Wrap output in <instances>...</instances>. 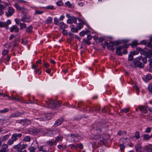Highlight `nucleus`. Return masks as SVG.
<instances>
[{"mask_svg": "<svg viewBox=\"0 0 152 152\" xmlns=\"http://www.w3.org/2000/svg\"><path fill=\"white\" fill-rule=\"evenodd\" d=\"M46 106L50 108H54L56 107L57 105L60 104L58 101L53 100L51 99H49L48 101H46Z\"/></svg>", "mask_w": 152, "mask_h": 152, "instance_id": "1", "label": "nucleus"}, {"mask_svg": "<svg viewBox=\"0 0 152 152\" xmlns=\"http://www.w3.org/2000/svg\"><path fill=\"white\" fill-rule=\"evenodd\" d=\"M139 49L141 53L145 56L146 58H150L152 56V49L148 50V49L145 48L143 49L139 48Z\"/></svg>", "mask_w": 152, "mask_h": 152, "instance_id": "2", "label": "nucleus"}, {"mask_svg": "<svg viewBox=\"0 0 152 152\" xmlns=\"http://www.w3.org/2000/svg\"><path fill=\"white\" fill-rule=\"evenodd\" d=\"M109 137V136L107 135L103 134L101 135L97 134L95 136V138L99 141L104 142L105 140H108Z\"/></svg>", "mask_w": 152, "mask_h": 152, "instance_id": "3", "label": "nucleus"}, {"mask_svg": "<svg viewBox=\"0 0 152 152\" xmlns=\"http://www.w3.org/2000/svg\"><path fill=\"white\" fill-rule=\"evenodd\" d=\"M141 57L139 56L134 59V62L136 66L141 68L144 67V65L140 61L141 59Z\"/></svg>", "mask_w": 152, "mask_h": 152, "instance_id": "4", "label": "nucleus"}, {"mask_svg": "<svg viewBox=\"0 0 152 152\" xmlns=\"http://www.w3.org/2000/svg\"><path fill=\"white\" fill-rule=\"evenodd\" d=\"M11 23L10 20H8L6 22H4L0 21V28H5L8 29L9 28L8 26Z\"/></svg>", "mask_w": 152, "mask_h": 152, "instance_id": "5", "label": "nucleus"}, {"mask_svg": "<svg viewBox=\"0 0 152 152\" xmlns=\"http://www.w3.org/2000/svg\"><path fill=\"white\" fill-rule=\"evenodd\" d=\"M127 45H122L119 46V47H117L116 48V53L118 54L119 56H121L122 54V52L121 50H123V48H127Z\"/></svg>", "mask_w": 152, "mask_h": 152, "instance_id": "6", "label": "nucleus"}, {"mask_svg": "<svg viewBox=\"0 0 152 152\" xmlns=\"http://www.w3.org/2000/svg\"><path fill=\"white\" fill-rule=\"evenodd\" d=\"M105 45H107V48L108 49L113 50L114 48L113 47L115 45V44L112 42H110L109 43L107 42H105Z\"/></svg>", "mask_w": 152, "mask_h": 152, "instance_id": "7", "label": "nucleus"}, {"mask_svg": "<svg viewBox=\"0 0 152 152\" xmlns=\"http://www.w3.org/2000/svg\"><path fill=\"white\" fill-rule=\"evenodd\" d=\"M22 137V134L21 133L16 134L15 133L13 134L11 137V139H12L13 141H15L17 140L18 138H20Z\"/></svg>", "mask_w": 152, "mask_h": 152, "instance_id": "8", "label": "nucleus"}, {"mask_svg": "<svg viewBox=\"0 0 152 152\" xmlns=\"http://www.w3.org/2000/svg\"><path fill=\"white\" fill-rule=\"evenodd\" d=\"M135 148L137 152H143L144 150V148L142 147L140 144H138L136 145Z\"/></svg>", "mask_w": 152, "mask_h": 152, "instance_id": "9", "label": "nucleus"}, {"mask_svg": "<svg viewBox=\"0 0 152 152\" xmlns=\"http://www.w3.org/2000/svg\"><path fill=\"white\" fill-rule=\"evenodd\" d=\"M52 116V115L51 113H49L46 115H43L42 117H40V118L42 119L43 121H45V120L50 119Z\"/></svg>", "mask_w": 152, "mask_h": 152, "instance_id": "10", "label": "nucleus"}, {"mask_svg": "<svg viewBox=\"0 0 152 152\" xmlns=\"http://www.w3.org/2000/svg\"><path fill=\"white\" fill-rule=\"evenodd\" d=\"M14 12L13 9L9 7L8 11L6 13V15L7 17L11 16L14 13Z\"/></svg>", "mask_w": 152, "mask_h": 152, "instance_id": "11", "label": "nucleus"}, {"mask_svg": "<svg viewBox=\"0 0 152 152\" xmlns=\"http://www.w3.org/2000/svg\"><path fill=\"white\" fill-rule=\"evenodd\" d=\"M19 123L23 126H26L30 124V121L27 119H24L21 120Z\"/></svg>", "mask_w": 152, "mask_h": 152, "instance_id": "12", "label": "nucleus"}, {"mask_svg": "<svg viewBox=\"0 0 152 152\" xmlns=\"http://www.w3.org/2000/svg\"><path fill=\"white\" fill-rule=\"evenodd\" d=\"M139 108L140 111L144 113H146L147 112L148 108L145 106H139ZM149 109V108H148Z\"/></svg>", "mask_w": 152, "mask_h": 152, "instance_id": "13", "label": "nucleus"}, {"mask_svg": "<svg viewBox=\"0 0 152 152\" xmlns=\"http://www.w3.org/2000/svg\"><path fill=\"white\" fill-rule=\"evenodd\" d=\"M10 31L11 32L15 31L16 33L18 32L19 31V28L17 26L15 25L12 26L10 29Z\"/></svg>", "mask_w": 152, "mask_h": 152, "instance_id": "14", "label": "nucleus"}, {"mask_svg": "<svg viewBox=\"0 0 152 152\" xmlns=\"http://www.w3.org/2000/svg\"><path fill=\"white\" fill-rule=\"evenodd\" d=\"M9 137L10 136L9 134H7L3 137H0V146L2 144V142L6 139H8Z\"/></svg>", "mask_w": 152, "mask_h": 152, "instance_id": "15", "label": "nucleus"}, {"mask_svg": "<svg viewBox=\"0 0 152 152\" xmlns=\"http://www.w3.org/2000/svg\"><path fill=\"white\" fill-rule=\"evenodd\" d=\"M64 121V119L61 118L58 119L55 123L54 125L55 126H57L58 125H59L61 124Z\"/></svg>", "mask_w": 152, "mask_h": 152, "instance_id": "16", "label": "nucleus"}, {"mask_svg": "<svg viewBox=\"0 0 152 152\" xmlns=\"http://www.w3.org/2000/svg\"><path fill=\"white\" fill-rule=\"evenodd\" d=\"M63 139V137L61 135H59L56 138V140L54 142V145H56L57 142L61 141Z\"/></svg>", "mask_w": 152, "mask_h": 152, "instance_id": "17", "label": "nucleus"}, {"mask_svg": "<svg viewBox=\"0 0 152 152\" xmlns=\"http://www.w3.org/2000/svg\"><path fill=\"white\" fill-rule=\"evenodd\" d=\"M143 140H149L151 138H152L151 137V135H149L147 134H145L143 136Z\"/></svg>", "mask_w": 152, "mask_h": 152, "instance_id": "18", "label": "nucleus"}, {"mask_svg": "<svg viewBox=\"0 0 152 152\" xmlns=\"http://www.w3.org/2000/svg\"><path fill=\"white\" fill-rule=\"evenodd\" d=\"M21 113L18 112H17L12 114L10 116V117H16L19 116L21 115Z\"/></svg>", "mask_w": 152, "mask_h": 152, "instance_id": "19", "label": "nucleus"}, {"mask_svg": "<svg viewBox=\"0 0 152 152\" xmlns=\"http://www.w3.org/2000/svg\"><path fill=\"white\" fill-rule=\"evenodd\" d=\"M21 145L20 144H18L17 145L14 146L13 148L14 149H16L17 151L19 152L20 151L21 149L20 148Z\"/></svg>", "mask_w": 152, "mask_h": 152, "instance_id": "20", "label": "nucleus"}, {"mask_svg": "<svg viewBox=\"0 0 152 152\" xmlns=\"http://www.w3.org/2000/svg\"><path fill=\"white\" fill-rule=\"evenodd\" d=\"M5 9V6L0 4V15L3 14L4 12L3 10Z\"/></svg>", "mask_w": 152, "mask_h": 152, "instance_id": "21", "label": "nucleus"}, {"mask_svg": "<svg viewBox=\"0 0 152 152\" xmlns=\"http://www.w3.org/2000/svg\"><path fill=\"white\" fill-rule=\"evenodd\" d=\"M20 11L24 17H26L27 13V10L24 8L22 7Z\"/></svg>", "mask_w": 152, "mask_h": 152, "instance_id": "22", "label": "nucleus"}, {"mask_svg": "<svg viewBox=\"0 0 152 152\" xmlns=\"http://www.w3.org/2000/svg\"><path fill=\"white\" fill-rule=\"evenodd\" d=\"M60 28L64 29L67 27V26L63 22H62L60 23Z\"/></svg>", "mask_w": 152, "mask_h": 152, "instance_id": "23", "label": "nucleus"}, {"mask_svg": "<svg viewBox=\"0 0 152 152\" xmlns=\"http://www.w3.org/2000/svg\"><path fill=\"white\" fill-rule=\"evenodd\" d=\"M70 136L72 137L75 141H77L78 140V137L77 136H75L73 134H70Z\"/></svg>", "mask_w": 152, "mask_h": 152, "instance_id": "24", "label": "nucleus"}, {"mask_svg": "<svg viewBox=\"0 0 152 152\" xmlns=\"http://www.w3.org/2000/svg\"><path fill=\"white\" fill-rule=\"evenodd\" d=\"M140 44L142 45H145L147 44V45L149 47H150V45H151V44H150V42L149 43V44H148L146 40H145L142 41Z\"/></svg>", "mask_w": 152, "mask_h": 152, "instance_id": "25", "label": "nucleus"}, {"mask_svg": "<svg viewBox=\"0 0 152 152\" xmlns=\"http://www.w3.org/2000/svg\"><path fill=\"white\" fill-rule=\"evenodd\" d=\"M92 30V29L89 28L88 25L86 24V34H88V33L91 32Z\"/></svg>", "mask_w": 152, "mask_h": 152, "instance_id": "26", "label": "nucleus"}, {"mask_svg": "<svg viewBox=\"0 0 152 152\" xmlns=\"http://www.w3.org/2000/svg\"><path fill=\"white\" fill-rule=\"evenodd\" d=\"M147 152H152V145H150L146 149Z\"/></svg>", "mask_w": 152, "mask_h": 152, "instance_id": "27", "label": "nucleus"}, {"mask_svg": "<svg viewBox=\"0 0 152 152\" xmlns=\"http://www.w3.org/2000/svg\"><path fill=\"white\" fill-rule=\"evenodd\" d=\"M129 109L128 108H125L124 109L121 110V113H127L129 111Z\"/></svg>", "mask_w": 152, "mask_h": 152, "instance_id": "28", "label": "nucleus"}, {"mask_svg": "<svg viewBox=\"0 0 152 152\" xmlns=\"http://www.w3.org/2000/svg\"><path fill=\"white\" fill-rule=\"evenodd\" d=\"M83 27V24L82 23H78L77 24V28L78 30H80Z\"/></svg>", "mask_w": 152, "mask_h": 152, "instance_id": "29", "label": "nucleus"}, {"mask_svg": "<svg viewBox=\"0 0 152 152\" xmlns=\"http://www.w3.org/2000/svg\"><path fill=\"white\" fill-rule=\"evenodd\" d=\"M53 20V19L51 17H49L47 20L46 22L47 23H51Z\"/></svg>", "mask_w": 152, "mask_h": 152, "instance_id": "30", "label": "nucleus"}, {"mask_svg": "<svg viewBox=\"0 0 152 152\" xmlns=\"http://www.w3.org/2000/svg\"><path fill=\"white\" fill-rule=\"evenodd\" d=\"M31 140L30 137L28 136H26L23 139V141L29 142Z\"/></svg>", "mask_w": 152, "mask_h": 152, "instance_id": "31", "label": "nucleus"}, {"mask_svg": "<svg viewBox=\"0 0 152 152\" xmlns=\"http://www.w3.org/2000/svg\"><path fill=\"white\" fill-rule=\"evenodd\" d=\"M126 132L124 131H119L117 133V134L119 136H121L123 134H126Z\"/></svg>", "mask_w": 152, "mask_h": 152, "instance_id": "32", "label": "nucleus"}, {"mask_svg": "<svg viewBox=\"0 0 152 152\" xmlns=\"http://www.w3.org/2000/svg\"><path fill=\"white\" fill-rule=\"evenodd\" d=\"M32 28L33 27L32 26H30L27 28L26 31H27L28 33H30L32 31Z\"/></svg>", "mask_w": 152, "mask_h": 152, "instance_id": "33", "label": "nucleus"}, {"mask_svg": "<svg viewBox=\"0 0 152 152\" xmlns=\"http://www.w3.org/2000/svg\"><path fill=\"white\" fill-rule=\"evenodd\" d=\"M9 111V109L7 108H4L3 110H0V113H5Z\"/></svg>", "mask_w": 152, "mask_h": 152, "instance_id": "34", "label": "nucleus"}, {"mask_svg": "<svg viewBox=\"0 0 152 152\" xmlns=\"http://www.w3.org/2000/svg\"><path fill=\"white\" fill-rule=\"evenodd\" d=\"M78 29L77 27L76 28H74L73 27L71 28V31L73 32L77 33L78 31Z\"/></svg>", "mask_w": 152, "mask_h": 152, "instance_id": "35", "label": "nucleus"}, {"mask_svg": "<svg viewBox=\"0 0 152 152\" xmlns=\"http://www.w3.org/2000/svg\"><path fill=\"white\" fill-rule=\"evenodd\" d=\"M20 29H23L24 28H26V25L24 23H20Z\"/></svg>", "mask_w": 152, "mask_h": 152, "instance_id": "36", "label": "nucleus"}, {"mask_svg": "<svg viewBox=\"0 0 152 152\" xmlns=\"http://www.w3.org/2000/svg\"><path fill=\"white\" fill-rule=\"evenodd\" d=\"M15 7H16V8L18 10H21V9H22V8H21V7L19 5V4H18L17 3H15Z\"/></svg>", "mask_w": 152, "mask_h": 152, "instance_id": "37", "label": "nucleus"}, {"mask_svg": "<svg viewBox=\"0 0 152 152\" xmlns=\"http://www.w3.org/2000/svg\"><path fill=\"white\" fill-rule=\"evenodd\" d=\"M11 99L13 100H15L16 101H20L22 100V98L21 97H18L17 98L15 97H12Z\"/></svg>", "mask_w": 152, "mask_h": 152, "instance_id": "38", "label": "nucleus"}, {"mask_svg": "<svg viewBox=\"0 0 152 152\" xmlns=\"http://www.w3.org/2000/svg\"><path fill=\"white\" fill-rule=\"evenodd\" d=\"M134 137L137 139H138L140 138V134L138 132H135Z\"/></svg>", "mask_w": 152, "mask_h": 152, "instance_id": "39", "label": "nucleus"}, {"mask_svg": "<svg viewBox=\"0 0 152 152\" xmlns=\"http://www.w3.org/2000/svg\"><path fill=\"white\" fill-rule=\"evenodd\" d=\"M151 130V128L150 127H148L146 128L145 131V132L147 133H149L150 132Z\"/></svg>", "mask_w": 152, "mask_h": 152, "instance_id": "40", "label": "nucleus"}, {"mask_svg": "<svg viewBox=\"0 0 152 152\" xmlns=\"http://www.w3.org/2000/svg\"><path fill=\"white\" fill-rule=\"evenodd\" d=\"M29 150L30 152H34L35 151L36 149L34 147H31L29 148Z\"/></svg>", "mask_w": 152, "mask_h": 152, "instance_id": "41", "label": "nucleus"}, {"mask_svg": "<svg viewBox=\"0 0 152 152\" xmlns=\"http://www.w3.org/2000/svg\"><path fill=\"white\" fill-rule=\"evenodd\" d=\"M13 140H10L7 142V144L9 145H11L14 143Z\"/></svg>", "mask_w": 152, "mask_h": 152, "instance_id": "42", "label": "nucleus"}, {"mask_svg": "<svg viewBox=\"0 0 152 152\" xmlns=\"http://www.w3.org/2000/svg\"><path fill=\"white\" fill-rule=\"evenodd\" d=\"M47 143L51 147L53 145H54V142H53L52 140H49L48 141Z\"/></svg>", "mask_w": 152, "mask_h": 152, "instance_id": "43", "label": "nucleus"}, {"mask_svg": "<svg viewBox=\"0 0 152 152\" xmlns=\"http://www.w3.org/2000/svg\"><path fill=\"white\" fill-rule=\"evenodd\" d=\"M99 109L100 107L99 105H96L94 106V110L95 111L98 112L99 111Z\"/></svg>", "mask_w": 152, "mask_h": 152, "instance_id": "44", "label": "nucleus"}, {"mask_svg": "<svg viewBox=\"0 0 152 152\" xmlns=\"http://www.w3.org/2000/svg\"><path fill=\"white\" fill-rule=\"evenodd\" d=\"M71 19L72 20V22H74L75 23H77V18L74 17L73 16L71 18Z\"/></svg>", "mask_w": 152, "mask_h": 152, "instance_id": "45", "label": "nucleus"}, {"mask_svg": "<svg viewBox=\"0 0 152 152\" xmlns=\"http://www.w3.org/2000/svg\"><path fill=\"white\" fill-rule=\"evenodd\" d=\"M54 23L56 25H58L59 24V22L58 19L57 18H54Z\"/></svg>", "mask_w": 152, "mask_h": 152, "instance_id": "46", "label": "nucleus"}, {"mask_svg": "<svg viewBox=\"0 0 152 152\" xmlns=\"http://www.w3.org/2000/svg\"><path fill=\"white\" fill-rule=\"evenodd\" d=\"M152 78V76L150 74H148L147 75L146 77V79L147 80H150Z\"/></svg>", "mask_w": 152, "mask_h": 152, "instance_id": "47", "label": "nucleus"}, {"mask_svg": "<svg viewBox=\"0 0 152 152\" xmlns=\"http://www.w3.org/2000/svg\"><path fill=\"white\" fill-rule=\"evenodd\" d=\"M2 147H3L2 149H4V150H6V149H7L8 147V145L7 144H4Z\"/></svg>", "mask_w": 152, "mask_h": 152, "instance_id": "48", "label": "nucleus"}, {"mask_svg": "<svg viewBox=\"0 0 152 152\" xmlns=\"http://www.w3.org/2000/svg\"><path fill=\"white\" fill-rule=\"evenodd\" d=\"M39 151H42L43 152L45 150L44 148V146H41L38 148Z\"/></svg>", "mask_w": 152, "mask_h": 152, "instance_id": "49", "label": "nucleus"}, {"mask_svg": "<svg viewBox=\"0 0 152 152\" xmlns=\"http://www.w3.org/2000/svg\"><path fill=\"white\" fill-rule=\"evenodd\" d=\"M9 118H8V119L5 118L2 121H3L4 123H6L8 122V123L9 124H10V122L9 121Z\"/></svg>", "mask_w": 152, "mask_h": 152, "instance_id": "50", "label": "nucleus"}, {"mask_svg": "<svg viewBox=\"0 0 152 152\" xmlns=\"http://www.w3.org/2000/svg\"><path fill=\"white\" fill-rule=\"evenodd\" d=\"M9 51L7 50H4L2 52V55L5 56L8 54Z\"/></svg>", "mask_w": 152, "mask_h": 152, "instance_id": "51", "label": "nucleus"}, {"mask_svg": "<svg viewBox=\"0 0 152 152\" xmlns=\"http://www.w3.org/2000/svg\"><path fill=\"white\" fill-rule=\"evenodd\" d=\"M133 55H132V54H131L130 53V54L129 55V58L128 60L129 61H131L133 59Z\"/></svg>", "mask_w": 152, "mask_h": 152, "instance_id": "52", "label": "nucleus"}, {"mask_svg": "<svg viewBox=\"0 0 152 152\" xmlns=\"http://www.w3.org/2000/svg\"><path fill=\"white\" fill-rule=\"evenodd\" d=\"M148 89L150 92H152V84H150L148 86Z\"/></svg>", "mask_w": 152, "mask_h": 152, "instance_id": "53", "label": "nucleus"}, {"mask_svg": "<svg viewBox=\"0 0 152 152\" xmlns=\"http://www.w3.org/2000/svg\"><path fill=\"white\" fill-rule=\"evenodd\" d=\"M138 44L137 43V41H133L132 43V45L133 47L137 45Z\"/></svg>", "mask_w": 152, "mask_h": 152, "instance_id": "54", "label": "nucleus"}, {"mask_svg": "<svg viewBox=\"0 0 152 152\" xmlns=\"http://www.w3.org/2000/svg\"><path fill=\"white\" fill-rule=\"evenodd\" d=\"M86 34V32L85 31H81L80 33V35L81 36L83 37Z\"/></svg>", "mask_w": 152, "mask_h": 152, "instance_id": "55", "label": "nucleus"}, {"mask_svg": "<svg viewBox=\"0 0 152 152\" xmlns=\"http://www.w3.org/2000/svg\"><path fill=\"white\" fill-rule=\"evenodd\" d=\"M147 58H146V57H145V58H141V60H142L144 64H146L147 63Z\"/></svg>", "mask_w": 152, "mask_h": 152, "instance_id": "56", "label": "nucleus"}, {"mask_svg": "<svg viewBox=\"0 0 152 152\" xmlns=\"http://www.w3.org/2000/svg\"><path fill=\"white\" fill-rule=\"evenodd\" d=\"M57 5L58 6H61L62 5L63 3L62 1H59L56 3Z\"/></svg>", "mask_w": 152, "mask_h": 152, "instance_id": "57", "label": "nucleus"}, {"mask_svg": "<svg viewBox=\"0 0 152 152\" xmlns=\"http://www.w3.org/2000/svg\"><path fill=\"white\" fill-rule=\"evenodd\" d=\"M131 54H132V55H136L138 53V52L137 51H134L133 52H130Z\"/></svg>", "mask_w": 152, "mask_h": 152, "instance_id": "58", "label": "nucleus"}, {"mask_svg": "<svg viewBox=\"0 0 152 152\" xmlns=\"http://www.w3.org/2000/svg\"><path fill=\"white\" fill-rule=\"evenodd\" d=\"M77 148H80L81 149H82L83 148V145L80 143L79 145H77Z\"/></svg>", "mask_w": 152, "mask_h": 152, "instance_id": "59", "label": "nucleus"}, {"mask_svg": "<svg viewBox=\"0 0 152 152\" xmlns=\"http://www.w3.org/2000/svg\"><path fill=\"white\" fill-rule=\"evenodd\" d=\"M21 20L23 22H28V21L27 20L26 17L24 16L21 19Z\"/></svg>", "mask_w": 152, "mask_h": 152, "instance_id": "60", "label": "nucleus"}, {"mask_svg": "<svg viewBox=\"0 0 152 152\" xmlns=\"http://www.w3.org/2000/svg\"><path fill=\"white\" fill-rule=\"evenodd\" d=\"M148 61L149 62V65L150 66L152 67V58H150L149 59Z\"/></svg>", "mask_w": 152, "mask_h": 152, "instance_id": "61", "label": "nucleus"}, {"mask_svg": "<svg viewBox=\"0 0 152 152\" xmlns=\"http://www.w3.org/2000/svg\"><path fill=\"white\" fill-rule=\"evenodd\" d=\"M120 147L121 150H124L125 148V146L122 144H120Z\"/></svg>", "mask_w": 152, "mask_h": 152, "instance_id": "62", "label": "nucleus"}, {"mask_svg": "<svg viewBox=\"0 0 152 152\" xmlns=\"http://www.w3.org/2000/svg\"><path fill=\"white\" fill-rule=\"evenodd\" d=\"M43 12H42L38 10H37L35 11V13L37 14H40Z\"/></svg>", "mask_w": 152, "mask_h": 152, "instance_id": "63", "label": "nucleus"}, {"mask_svg": "<svg viewBox=\"0 0 152 152\" xmlns=\"http://www.w3.org/2000/svg\"><path fill=\"white\" fill-rule=\"evenodd\" d=\"M134 89H136L137 93H138L139 92L138 88L137 86L136 85H134Z\"/></svg>", "mask_w": 152, "mask_h": 152, "instance_id": "64", "label": "nucleus"}]
</instances>
